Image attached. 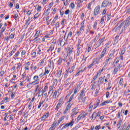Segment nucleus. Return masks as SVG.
<instances>
[{
    "mask_svg": "<svg viewBox=\"0 0 130 130\" xmlns=\"http://www.w3.org/2000/svg\"><path fill=\"white\" fill-rule=\"evenodd\" d=\"M57 62L58 66H60L62 62V58L60 57Z\"/></svg>",
    "mask_w": 130,
    "mask_h": 130,
    "instance_id": "nucleus-21",
    "label": "nucleus"
},
{
    "mask_svg": "<svg viewBox=\"0 0 130 130\" xmlns=\"http://www.w3.org/2000/svg\"><path fill=\"white\" fill-rule=\"evenodd\" d=\"M55 27L56 28H59V22H57L56 24H55Z\"/></svg>",
    "mask_w": 130,
    "mask_h": 130,
    "instance_id": "nucleus-56",
    "label": "nucleus"
},
{
    "mask_svg": "<svg viewBox=\"0 0 130 130\" xmlns=\"http://www.w3.org/2000/svg\"><path fill=\"white\" fill-rule=\"evenodd\" d=\"M34 42H36L37 43H40L41 41V39L39 37H35V38L33 39Z\"/></svg>",
    "mask_w": 130,
    "mask_h": 130,
    "instance_id": "nucleus-12",
    "label": "nucleus"
},
{
    "mask_svg": "<svg viewBox=\"0 0 130 130\" xmlns=\"http://www.w3.org/2000/svg\"><path fill=\"white\" fill-rule=\"evenodd\" d=\"M130 128V123H129L127 126V127L126 128V130H129Z\"/></svg>",
    "mask_w": 130,
    "mask_h": 130,
    "instance_id": "nucleus-64",
    "label": "nucleus"
},
{
    "mask_svg": "<svg viewBox=\"0 0 130 130\" xmlns=\"http://www.w3.org/2000/svg\"><path fill=\"white\" fill-rule=\"evenodd\" d=\"M61 69L60 70H59L57 73L56 77L58 78V79H60V77L61 76V73H62V71Z\"/></svg>",
    "mask_w": 130,
    "mask_h": 130,
    "instance_id": "nucleus-15",
    "label": "nucleus"
},
{
    "mask_svg": "<svg viewBox=\"0 0 130 130\" xmlns=\"http://www.w3.org/2000/svg\"><path fill=\"white\" fill-rule=\"evenodd\" d=\"M82 114H80L78 117H77V120H81L82 119Z\"/></svg>",
    "mask_w": 130,
    "mask_h": 130,
    "instance_id": "nucleus-45",
    "label": "nucleus"
},
{
    "mask_svg": "<svg viewBox=\"0 0 130 130\" xmlns=\"http://www.w3.org/2000/svg\"><path fill=\"white\" fill-rule=\"evenodd\" d=\"M72 36H73V32L72 31H70L68 35V37L66 39V40H68V39H69V37L71 38L72 37Z\"/></svg>",
    "mask_w": 130,
    "mask_h": 130,
    "instance_id": "nucleus-25",
    "label": "nucleus"
},
{
    "mask_svg": "<svg viewBox=\"0 0 130 130\" xmlns=\"http://www.w3.org/2000/svg\"><path fill=\"white\" fill-rule=\"evenodd\" d=\"M31 85H34V82H31V83H30L29 84H27V88H30Z\"/></svg>",
    "mask_w": 130,
    "mask_h": 130,
    "instance_id": "nucleus-54",
    "label": "nucleus"
},
{
    "mask_svg": "<svg viewBox=\"0 0 130 130\" xmlns=\"http://www.w3.org/2000/svg\"><path fill=\"white\" fill-rule=\"evenodd\" d=\"M105 53H106V52H105V51H102V52H101V55H100V57L99 58V59H102V58H103V57H104V55H105Z\"/></svg>",
    "mask_w": 130,
    "mask_h": 130,
    "instance_id": "nucleus-18",
    "label": "nucleus"
},
{
    "mask_svg": "<svg viewBox=\"0 0 130 130\" xmlns=\"http://www.w3.org/2000/svg\"><path fill=\"white\" fill-rule=\"evenodd\" d=\"M19 54H20V51H17L16 54L14 55L13 58H16L19 56Z\"/></svg>",
    "mask_w": 130,
    "mask_h": 130,
    "instance_id": "nucleus-32",
    "label": "nucleus"
},
{
    "mask_svg": "<svg viewBox=\"0 0 130 130\" xmlns=\"http://www.w3.org/2000/svg\"><path fill=\"white\" fill-rule=\"evenodd\" d=\"M64 118H66V117L64 116H63L62 117H60L58 121V123L59 124V123L62 122V120H63Z\"/></svg>",
    "mask_w": 130,
    "mask_h": 130,
    "instance_id": "nucleus-28",
    "label": "nucleus"
},
{
    "mask_svg": "<svg viewBox=\"0 0 130 130\" xmlns=\"http://www.w3.org/2000/svg\"><path fill=\"white\" fill-rule=\"evenodd\" d=\"M49 116V113H47L45 115H44L41 118V121H43V120H45L47 117Z\"/></svg>",
    "mask_w": 130,
    "mask_h": 130,
    "instance_id": "nucleus-10",
    "label": "nucleus"
},
{
    "mask_svg": "<svg viewBox=\"0 0 130 130\" xmlns=\"http://www.w3.org/2000/svg\"><path fill=\"white\" fill-rule=\"evenodd\" d=\"M49 71L46 70V68H45V73L44 74V76H45L46 75V74H49Z\"/></svg>",
    "mask_w": 130,
    "mask_h": 130,
    "instance_id": "nucleus-52",
    "label": "nucleus"
},
{
    "mask_svg": "<svg viewBox=\"0 0 130 130\" xmlns=\"http://www.w3.org/2000/svg\"><path fill=\"white\" fill-rule=\"evenodd\" d=\"M111 59L110 58H109V57H108L107 59H106L105 60V62L104 63H105V67H106V66L108 65V62H109V60Z\"/></svg>",
    "mask_w": 130,
    "mask_h": 130,
    "instance_id": "nucleus-19",
    "label": "nucleus"
},
{
    "mask_svg": "<svg viewBox=\"0 0 130 130\" xmlns=\"http://www.w3.org/2000/svg\"><path fill=\"white\" fill-rule=\"evenodd\" d=\"M91 49H92V46H88L87 51L88 52H90L91 51Z\"/></svg>",
    "mask_w": 130,
    "mask_h": 130,
    "instance_id": "nucleus-49",
    "label": "nucleus"
},
{
    "mask_svg": "<svg viewBox=\"0 0 130 130\" xmlns=\"http://www.w3.org/2000/svg\"><path fill=\"white\" fill-rule=\"evenodd\" d=\"M85 91H86V89L85 88H83L82 90H81L80 96L78 98L79 101L82 100V98L83 97V96H85Z\"/></svg>",
    "mask_w": 130,
    "mask_h": 130,
    "instance_id": "nucleus-7",
    "label": "nucleus"
},
{
    "mask_svg": "<svg viewBox=\"0 0 130 130\" xmlns=\"http://www.w3.org/2000/svg\"><path fill=\"white\" fill-rule=\"evenodd\" d=\"M122 83H123V78H120L119 84L120 86H122Z\"/></svg>",
    "mask_w": 130,
    "mask_h": 130,
    "instance_id": "nucleus-34",
    "label": "nucleus"
},
{
    "mask_svg": "<svg viewBox=\"0 0 130 130\" xmlns=\"http://www.w3.org/2000/svg\"><path fill=\"white\" fill-rule=\"evenodd\" d=\"M32 107V102H29L28 108L29 109V110H31V107Z\"/></svg>",
    "mask_w": 130,
    "mask_h": 130,
    "instance_id": "nucleus-46",
    "label": "nucleus"
},
{
    "mask_svg": "<svg viewBox=\"0 0 130 130\" xmlns=\"http://www.w3.org/2000/svg\"><path fill=\"white\" fill-rule=\"evenodd\" d=\"M40 32H41L40 30L37 31L36 34L34 36V37H39V35H40Z\"/></svg>",
    "mask_w": 130,
    "mask_h": 130,
    "instance_id": "nucleus-29",
    "label": "nucleus"
},
{
    "mask_svg": "<svg viewBox=\"0 0 130 130\" xmlns=\"http://www.w3.org/2000/svg\"><path fill=\"white\" fill-rule=\"evenodd\" d=\"M104 18H105V16H103L101 18V20L100 22L101 25H103V23H104Z\"/></svg>",
    "mask_w": 130,
    "mask_h": 130,
    "instance_id": "nucleus-36",
    "label": "nucleus"
},
{
    "mask_svg": "<svg viewBox=\"0 0 130 130\" xmlns=\"http://www.w3.org/2000/svg\"><path fill=\"white\" fill-rule=\"evenodd\" d=\"M100 59H99V58H94L92 61V63H93V64L94 66V64H99V60Z\"/></svg>",
    "mask_w": 130,
    "mask_h": 130,
    "instance_id": "nucleus-9",
    "label": "nucleus"
},
{
    "mask_svg": "<svg viewBox=\"0 0 130 130\" xmlns=\"http://www.w3.org/2000/svg\"><path fill=\"white\" fill-rule=\"evenodd\" d=\"M110 18H111V15L110 14H109L107 16V19L108 21H109L110 20Z\"/></svg>",
    "mask_w": 130,
    "mask_h": 130,
    "instance_id": "nucleus-41",
    "label": "nucleus"
},
{
    "mask_svg": "<svg viewBox=\"0 0 130 130\" xmlns=\"http://www.w3.org/2000/svg\"><path fill=\"white\" fill-rule=\"evenodd\" d=\"M98 23V21L96 20L93 24V28L95 29V30H96L97 29V24Z\"/></svg>",
    "mask_w": 130,
    "mask_h": 130,
    "instance_id": "nucleus-27",
    "label": "nucleus"
},
{
    "mask_svg": "<svg viewBox=\"0 0 130 130\" xmlns=\"http://www.w3.org/2000/svg\"><path fill=\"white\" fill-rule=\"evenodd\" d=\"M111 88H112V84H111V81L109 80V83H108V87L106 88L107 91L110 90Z\"/></svg>",
    "mask_w": 130,
    "mask_h": 130,
    "instance_id": "nucleus-14",
    "label": "nucleus"
},
{
    "mask_svg": "<svg viewBox=\"0 0 130 130\" xmlns=\"http://www.w3.org/2000/svg\"><path fill=\"white\" fill-rule=\"evenodd\" d=\"M74 50V48H70L69 49V53L71 54L72 52H73V50Z\"/></svg>",
    "mask_w": 130,
    "mask_h": 130,
    "instance_id": "nucleus-51",
    "label": "nucleus"
},
{
    "mask_svg": "<svg viewBox=\"0 0 130 130\" xmlns=\"http://www.w3.org/2000/svg\"><path fill=\"white\" fill-rule=\"evenodd\" d=\"M130 24V16H129L125 23V26H129Z\"/></svg>",
    "mask_w": 130,
    "mask_h": 130,
    "instance_id": "nucleus-17",
    "label": "nucleus"
},
{
    "mask_svg": "<svg viewBox=\"0 0 130 130\" xmlns=\"http://www.w3.org/2000/svg\"><path fill=\"white\" fill-rule=\"evenodd\" d=\"M82 41L81 40H78L77 45H76L77 48V53H76V56H79L82 52H83V46L81 45V43Z\"/></svg>",
    "mask_w": 130,
    "mask_h": 130,
    "instance_id": "nucleus-1",
    "label": "nucleus"
},
{
    "mask_svg": "<svg viewBox=\"0 0 130 130\" xmlns=\"http://www.w3.org/2000/svg\"><path fill=\"white\" fill-rule=\"evenodd\" d=\"M58 103H60L61 104H63V96H62L59 100Z\"/></svg>",
    "mask_w": 130,
    "mask_h": 130,
    "instance_id": "nucleus-31",
    "label": "nucleus"
},
{
    "mask_svg": "<svg viewBox=\"0 0 130 130\" xmlns=\"http://www.w3.org/2000/svg\"><path fill=\"white\" fill-rule=\"evenodd\" d=\"M104 40H105V37H103L101 39L99 40V41L102 43H103V42H104Z\"/></svg>",
    "mask_w": 130,
    "mask_h": 130,
    "instance_id": "nucleus-40",
    "label": "nucleus"
},
{
    "mask_svg": "<svg viewBox=\"0 0 130 130\" xmlns=\"http://www.w3.org/2000/svg\"><path fill=\"white\" fill-rule=\"evenodd\" d=\"M18 66L16 68L17 70L20 69L21 67H22V64H21V63L19 62L18 63Z\"/></svg>",
    "mask_w": 130,
    "mask_h": 130,
    "instance_id": "nucleus-57",
    "label": "nucleus"
},
{
    "mask_svg": "<svg viewBox=\"0 0 130 130\" xmlns=\"http://www.w3.org/2000/svg\"><path fill=\"white\" fill-rule=\"evenodd\" d=\"M18 13L15 12L14 16L13 17L14 18L15 21H17V20H18Z\"/></svg>",
    "mask_w": 130,
    "mask_h": 130,
    "instance_id": "nucleus-30",
    "label": "nucleus"
},
{
    "mask_svg": "<svg viewBox=\"0 0 130 130\" xmlns=\"http://www.w3.org/2000/svg\"><path fill=\"white\" fill-rule=\"evenodd\" d=\"M25 54H26V51L22 50L21 52V55H25Z\"/></svg>",
    "mask_w": 130,
    "mask_h": 130,
    "instance_id": "nucleus-61",
    "label": "nucleus"
},
{
    "mask_svg": "<svg viewBox=\"0 0 130 130\" xmlns=\"http://www.w3.org/2000/svg\"><path fill=\"white\" fill-rule=\"evenodd\" d=\"M38 12H41V6H38V8H37Z\"/></svg>",
    "mask_w": 130,
    "mask_h": 130,
    "instance_id": "nucleus-50",
    "label": "nucleus"
},
{
    "mask_svg": "<svg viewBox=\"0 0 130 130\" xmlns=\"http://www.w3.org/2000/svg\"><path fill=\"white\" fill-rule=\"evenodd\" d=\"M100 103V100H99V99H98L95 104H96L98 105H99V104Z\"/></svg>",
    "mask_w": 130,
    "mask_h": 130,
    "instance_id": "nucleus-62",
    "label": "nucleus"
},
{
    "mask_svg": "<svg viewBox=\"0 0 130 130\" xmlns=\"http://www.w3.org/2000/svg\"><path fill=\"white\" fill-rule=\"evenodd\" d=\"M93 66H94V65H93V63L91 62V63L90 64H89V65L87 67V68H88V69H91V68H92V67H93Z\"/></svg>",
    "mask_w": 130,
    "mask_h": 130,
    "instance_id": "nucleus-58",
    "label": "nucleus"
},
{
    "mask_svg": "<svg viewBox=\"0 0 130 130\" xmlns=\"http://www.w3.org/2000/svg\"><path fill=\"white\" fill-rule=\"evenodd\" d=\"M101 44H102V43L100 42L99 41H98L96 44H94L95 49L98 48V47H100L101 46Z\"/></svg>",
    "mask_w": 130,
    "mask_h": 130,
    "instance_id": "nucleus-13",
    "label": "nucleus"
},
{
    "mask_svg": "<svg viewBox=\"0 0 130 130\" xmlns=\"http://www.w3.org/2000/svg\"><path fill=\"white\" fill-rule=\"evenodd\" d=\"M71 107H72V104L71 103H69L68 104L66 108H68V109H71Z\"/></svg>",
    "mask_w": 130,
    "mask_h": 130,
    "instance_id": "nucleus-48",
    "label": "nucleus"
},
{
    "mask_svg": "<svg viewBox=\"0 0 130 130\" xmlns=\"http://www.w3.org/2000/svg\"><path fill=\"white\" fill-rule=\"evenodd\" d=\"M100 13H101L100 6H98L95 8V9L94 10L93 15H94V16H98V15H99V14H100Z\"/></svg>",
    "mask_w": 130,
    "mask_h": 130,
    "instance_id": "nucleus-4",
    "label": "nucleus"
},
{
    "mask_svg": "<svg viewBox=\"0 0 130 130\" xmlns=\"http://www.w3.org/2000/svg\"><path fill=\"white\" fill-rule=\"evenodd\" d=\"M79 113V109L78 108H75L72 110L71 116L73 117L75 115H77Z\"/></svg>",
    "mask_w": 130,
    "mask_h": 130,
    "instance_id": "nucleus-5",
    "label": "nucleus"
},
{
    "mask_svg": "<svg viewBox=\"0 0 130 130\" xmlns=\"http://www.w3.org/2000/svg\"><path fill=\"white\" fill-rule=\"evenodd\" d=\"M118 72V70L117 69H116V68L114 69L113 73L114 75L117 74V72Z\"/></svg>",
    "mask_w": 130,
    "mask_h": 130,
    "instance_id": "nucleus-55",
    "label": "nucleus"
},
{
    "mask_svg": "<svg viewBox=\"0 0 130 130\" xmlns=\"http://www.w3.org/2000/svg\"><path fill=\"white\" fill-rule=\"evenodd\" d=\"M74 94H73L71 96L69 101L68 102V103H70V102H71V101H72V100H73V98H74Z\"/></svg>",
    "mask_w": 130,
    "mask_h": 130,
    "instance_id": "nucleus-37",
    "label": "nucleus"
},
{
    "mask_svg": "<svg viewBox=\"0 0 130 130\" xmlns=\"http://www.w3.org/2000/svg\"><path fill=\"white\" fill-rule=\"evenodd\" d=\"M69 110H70L69 109H68V108H66L65 110L64 111V112H63V114H67V113H68V111H69Z\"/></svg>",
    "mask_w": 130,
    "mask_h": 130,
    "instance_id": "nucleus-42",
    "label": "nucleus"
},
{
    "mask_svg": "<svg viewBox=\"0 0 130 130\" xmlns=\"http://www.w3.org/2000/svg\"><path fill=\"white\" fill-rule=\"evenodd\" d=\"M55 45L54 44H51L49 47V49L48 50H47V52H48V51H52V50H53V49H54V47H55Z\"/></svg>",
    "mask_w": 130,
    "mask_h": 130,
    "instance_id": "nucleus-16",
    "label": "nucleus"
},
{
    "mask_svg": "<svg viewBox=\"0 0 130 130\" xmlns=\"http://www.w3.org/2000/svg\"><path fill=\"white\" fill-rule=\"evenodd\" d=\"M98 75H99V73H97V75H95V76H94L92 82H95V80H96V79H97V78H98Z\"/></svg>",
    "mask_w": 130,
    "mask_h": 130,
    "instance_id": "nucleus-39",
    "label": "nucleus"
},
{
    "mask_svg": "<svg viewBox=\"0 0 130 130\" xmlns=\"http://www.w3.org/2000/svg\"><path fill=\"white\" fill-rule=\"evenodd\" d=\"M101 128V126L100 125H97L95 127V129L98 130L100 129V128Z\"/></svg>",
    "mask_w": 130,
    "mask_h": 130,
    "instance_id": "nucleus-59",
    "label": "nucleus"
},
{
    "mask_svg": "<svg viewBox=\"0 0 130 130\" xmlns=\"http://www.w3.org/2000/svg\"><path fill=\"white\" fill-rule=\"evenodd\" d=\"M110 43H109V42H108V43L105 44V47L104 48V49L103 50V51H105V52H106V51H107V50L109 48V47H110Z\"/></svg>",
    "mask_w": 130,
    "mask_h": 130,
    "instance_id": "nucleus-11",
    "label": "nucleus"
},
{
    "mask_svg": "<svg viewBox=\"0 0 130 130\" xmlns=\"http://www.w3.org/2000/svg\"><path fill=\"white\" fill-rule=\"evenodd\" d=\"M100 115H101V111H99V112H98V113L97 112H96L95 116H96V117L97 116L99 117H100Z\"/></svg>",
    "mask_w": 130,
    "mask_h": 130,
    "instance_id": "nucleus-35",
    "label": "nucleus"
},
{
    "mask_svg": "<svg viewBox=\"0 0 130 130\" xmlns=\"http://www.w3.org/2000/svg\"><path fill=\"white\" fill-rule=\"evenodd\" d=\"M78 90H79V87H76L75 89H74V94H77V93H78Z\"/></svg>",
    "mask_w": 130,
    "mask_h": 130,
    "instance_id": "nucleus-43",
    "label": "nucleus"
},
{
    "mask_svg": "<svg viewBox=\"0 0 130 130\" xmlns=\"http://www.w3.org/2000/svg\"><path fill=\"white\" fill-rule=\"evenodd\" d=\"M44 103V101H42L39 103V106H38V109H40V107H41V105H42Z\"/></svg>",
    "mask_w": 130,
    "mask_h": 130,
    "instance_id": "nucleus-33",
    "label": "nucleus"
},
{
    "mask_svg": "<svg viewBox=\"0 0 130 130\" xmlns=\"http://www.w3.org/2000/svg\"><path fill=\"white\" fill-rule=\"evenodd\" d=\"M34 81L32 82L34 83V85H37V84H39V77L37 75H36L34 77Z\"/></svg>",
    "mask_w": 130,
    "mask_h": 130,
    "instance_id": "nucleus-6",
    "label": "nucleus"
},
{
    "mask_svg": "<svg viewBox=\"0 0 130 130\" xmlns=\"http://www.w3.org/2000/svg\"><path fill=\"white\" fill-rule=\"evenodd\" d=\"M96 117H97L96 116V112H94L91 116L92 119H93L94 118V120H95V119H96Z\"/></svg>",
    "mask_w": 130,
    "mask_h": 130,
    "instance_id": "nucleus-26",
    "label": "nucleus"
},
{
    "mask_svg": "<svg viewBox=\"0 0 130 130\" xmlns=\"http://www.w3.org/2000/svg\"><path fill=\"white\" fill-rule=\"evenodd\" d=\"M49 11H50V9H48L47 11L44 13L43 15L44 16H48L49 15Z\"/></svg>",
    "mask_w": 130,
    "mask_h": 130,
    "instance_id": "nucleus-22",
    "label": "nucleus"
},
{
    "mask_svg": "<svg viewBox=\"0 0 130 130\" xmlns=\"http://www.w3.org/2000/svg\"><path fill=\"white\" fill-rule=\"evenodd\" d=\"M61 105H62V104H60L59 103H58L57 106H56L55 110H58V109H59V108L61 107Z\"/></svg>",
    "mask_w": 130,
    "mask_h": 130,
    "instance_id": "nucleus-23",
    "label": "nucleus"
},
{
    "mask_svg": "<svg viewBox=\"0 0 130 130\" xmlns=\"http://www.w3.org/2000/svg\"><path fill=\"white\" fill-rule=\"evenodd\" d=\"M112 3L110 2V0H104L101 6V8H106V7H111Z\"/></svg>",
    "mask_w": 130,
    "mask_h": 130,
    "instance_id": "nucleus-2",
    "label": "nucleus"
},
{
    "mask_svg": "<svg viewBox=\"0 0 130 130\" xmlns=\"http://www.w3.org/2000/svg\"><path fill=\"white\" fill-rule=\"evenodd\" d=\"M16 94V92H12V94H11V99H13V98H14V97H15V95Z\"/></svg>",
    "mask_w": 130,
    "mask_h": 130,
    "instance_id": "nucleus-47",
    "label": "nucleus"
},
{
    "mask_svg": "<svg viewBox=\"0 0 130 130\" xmlns=\"http://www.w3.org/2000/svg\"><path fill=\"white\" fill-rule=\"evenodd\" d=\"M65 15H69L70 14V10L68 9L64 12Z\"/></svg>",
    "mask_w": 130,
    "mask_h": 130,
    "instance_id": "nucleus-53",
    "label": "nucleus"
},
{
    "mask_svg": "<svg viewBox=\"0 0 130 130\" xmlns=\"http://www.w3.org/2000/svg\"><path fill=\"white\" fill-rule=\"evenodd\" d=\"M114 53H115V51L114 50L112 51L110 54H109L108 57L111 58V57H112L113 55H114Z\"/></svg>",
    "mask_w": 130,
    "mask_h": 130,
    "instance_id": "nucleus-20",
    "label": "nucleus"
},
{
    "mask_svg": "<svg viewBox=\"0 0 130 130\" xmlns=\"http://www.w3.org/2000/svg\"><path fill=\"white\" fill-rule=\"evenodd\" d=\"M74 123H75V122L74 121V119H73L70 123H67L66 125L63 126L61 130L64 129V128H67L68 126H71V127H72V126L74 125Z\"/></svg>",
    "mask_w": 130,
    "mask_h": 130,
    "instance_id": "nucleus-3",
    "label": "nucleus"
},
{
    "mask_svg": "<svg viewBox=\"0 0 130 130\" xmlns=\"http://www.w3.org/2000/svg\"><path fill=\"white\" fill-rule=\"evenodd\" d=\"M31 55H32L33 57H36V52H33L31 53Z\"/></svg>",
    "mask_w": 130,
    "mask_h": 130,
    "instance_id": "nucleus-60",
    "label": "nucleus"
},
{
    "mask_svg": "<svg viewBox=\"0 0 130 130\" xmlns=\"http://www.w3.org/2000/svg\"><path fill=\"white\" fill-rule=\"evenodd\" d=\"M103 82H104V78L103 77H101L99 78L98 83V87H100V85L101 84L103 83Z\"/></svg>",
    "mask_w": 130,
    "mask_h": 130,
    "instance_id": "nucleus-8",
    "label": "nucleus"
},
{
    "mask_svg": "<svg viewBox=\"0 0 130 130\" xmlns=\"http://www.w3.org/2000/svg\"><path fill=\"white\" fill-rule=\"evenodd\" d=\"M21 129H23V130H30L29 129V128H28V127L27 126H25V128H21Z\"/></svg>",
    "mask_w": 130,
    "mask_h": 130,
    "instance_id": "nucleus-63",
    "label": "nucleus"
},
{
    "mask_svg": "<svg viewBox=\"0 0 130 130\" xmlns=\"http://www.w3.org/2000/svg\"><path fill=\"white\" fill-rule=\"evenodd\" d=\"M4 75H5V71H2L0 72V76L4 77Z\"/></svg>",
    "mask_w": 130,
    "mask_h": 130,
    "instance_id": "nucleus-44",
    "label": "nucleus"
},
{
    "mask_svg": "<svg viewBox=\"0 0 130 130\" xmlns=\"http://www.w3.org/2000/svg\"><path fill=\"white\" fill-rule=\"evenodd\" d=\"M38 17H39V15H38V13H37L34 15V20H36V19H37V18H38Z\"/></svg>",
    "mask_w": 130,
    "mask_h": 130,
    "instance_id": "nucleus-38",
    "label": "nucleus"
},
{
    "mask_svg": "<svg viewBox=\"0 0 130 130\" xmlns=\"http://www.w3.org/2000/svg\"><path fill=\"white\" fill-rule=\"evenodd\" d=\"M16 48H13L12 51L11 52H10L9 55L10 56H12V55H13V54H14L15 53V52L16 51Z\"/></svg>",
    "mask_w": 130,
    "mask_h": 130,
    "instance_id": "nucleus-24",
    "label": "nucleus"
}]
</instances>
